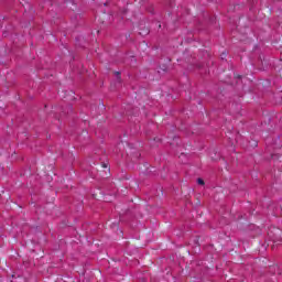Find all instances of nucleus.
I'll return each instance as SVG.
<instances>
[{"instance_id": "obj_2", "label": "nucleus", "mask_w": 282, "mask_h": 282, "mask_svg": "<svg viewBox=\"0 0 282 282\" xmlns=\"http://www.w3.org/2000/svg\"><path fill=\"white\" fill-rule=\"evenodd\" d=\"M197 184H199L200 186H204V180L198 178V180H197Z\"/></svg>"}, {"instance_id": "obj_1", "label": "nucleus", "mask_w": 282, "mask_h": 282, "mask_svg": "<svg viewBox=\"0 0 282 282\" xmlns=\"http://www.w3.org/2000/svg\"><path fill=\"white\" fill-rule=\"evenodd\" d=\"M115 76H116L118 83H120V72H116V73H115Z\"/></svg>"}]
</instances>
